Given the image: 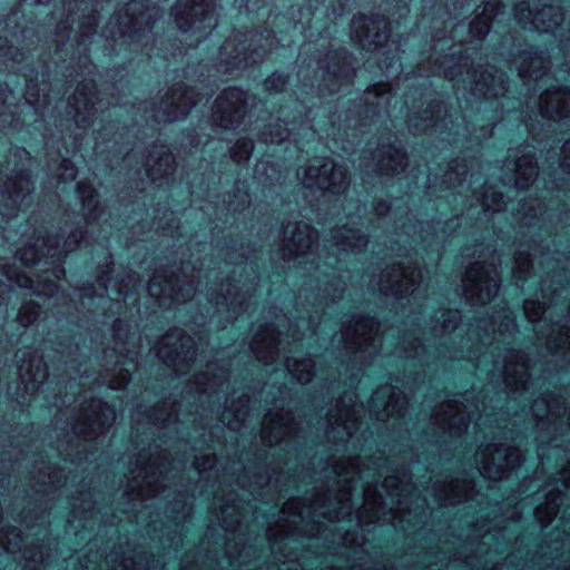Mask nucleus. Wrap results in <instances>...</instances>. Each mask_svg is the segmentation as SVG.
I'll use <instances>...</instances> for the list:
<instances>
[{
  "label": "nucleus",
  "mask_w": 570,
  "mask_h": 570,
  "mask_svg": "<svg viewBox=\"0 0 570 570\" xmlns=\"http://www.w3.org/2000/svg\"><path fill=\"white\" fill-rule=\"evenodd\" d=\"M157 14L156 8H148L140 0H132L110 20L107 37L115 41L121 40V43H127L129 39L131 43L136 37L139 38L140 33L151 28Z\"/></svg>",
  "instance_id": "obj_1"
},
{
  "label": "nucleus",
  "mask_w": 570,
  "mask_h": 570,
  "mask_svg": "<svg viewBox=\"0 0 570 570\" xmlns=\"http://www.w3.org/2000/svg\"><path fill=\"white\" fill-rule=\"evenodd\" d=\"M214 9V0H179L174 7L175 20L184 33L191 32L199 42L216 27Z\"/></svg>",
  "instance_id": "obj_2"
},
{
  "label": "nucleus",
  "mask_w": 570,
  "mask_h": 570,
  "mask_svg": "<svg viewBox=\"0 0 570 570\" xmlns=\"http://www.w3.org/2000/svg\"><path fill=\"white\" fill-rule=\"evenodd\" d=\"M301 179L306 188H317L332 194L344 193L347 187L345 168L327 158L313 160L308 168L303 170Z\"/></svg>",
  "instance_id": "obj_3"
},
{
  "label": "nucleus",
  "mask_w": 570,
  "mask_h": 570,
  "mask_svg": "<svg viewBox=\"0 0 570 570\" xmlns=\"http://www.w3.org/2000/svg\"><path fill=\"white\" fill-rule=\"evenodd\" d=\"M499 283L495 267L490 269L476 262L468 268L463 278L465 298L472 304H487L497 295Z\"/></svg>",
  "instance_id": "obj_4"
},
{
  "label": "nucleus",
  "mask_w": 570,
  "mask_h": 570,
  "mask_svg": "<svg viewBox=\"0 0 570 570\" xmlns=\"http://www.w3.org/2000/svg\"><path fill=\"white\" fill-rule=\"evenodd\" d=\"M479 469L490 480H501L509 470L520 465L521 458L517 450L502 444H489L476 453Z\"/></svg>",
  "instance_id": "obj_5"
},
{
  "label": "nucleus",
  "mask_w": 570,
  "mask_h": 570,
  "mask_svg": "<svg viewBox=\"0 0 570 570\" xmlns=\"http://www.w3.org/2000/svg\"><path fill=\"white\" fill-rule=\"evenodd\" d=\"M247 41V33L239 32L226 40L219 49V67H225V71L244 69L257 61L254 55L262 57V53L267 51L263 45L254 48H252L253 43L246 46ZM250 42H253L252 38Z\"/></svg>",
  "instance_id": "obj_6"
},
{
  "label": "nucleus",
  "mask_w": 570,
  "mask_h": 570,
  "mask_svg": "<svg viewBox=\"0 0 570 570\" xmlns=\"http://www.w3.org/2000/svg\"><path fill=\"white\" fill-rule=\"evenodd\" d=\"M247 96L238 88H229L216 99L213 108L214 121L218 127L234 129L240 125L247 112Z\"/></svg>",
  "instance_id": "obj_7"
},
{
  "label": "nucleus",
  "mask_w": 570,
  "mask_h": 570,
  "mask_svg": "<svg viewBox=\"0 0 570 570\" xmlns=\"http://www.w3.org/2000/svg\"><path fill=\"white\" fill-rule=\"evenodd\" d=\"M515 19L524 29L538 32H553L563 21L560 8L544 4L534 14L529 3L522 2L515 8Z\"/></svg>",
  "instance_id": "obj_8"
},
{
  "label": "nucleus",
  "mask_w": 570,
  "mask_h": 570,
  "mask_svg": "<svg viewBox=\"0 0 570 570\" xmlns=\"http://www.w3.org/2000/svg\"><path fill=\"white\" fill-rule=\"evenodd\" d=\"M83 422L73 426V432L85 440L94 439L104 433L116 419V411L112 406L102 403L100 400H92L88 409H83Z\"/></svg>",
  "instance_id": "obj_9"
},
{
  "label": "nucleus",
  "mask_w": 570,
  "mask_h": 570,
  "mask_svg": "<svg viewBox=\"0 0 570 570\" xmlns=\"http://www.w3.org/2000/svg\"><path fill=\"white\" fill-rule=\"evenodd\" d=\"M387 24L384 19L367 18L365 16H355L351 23L352 37L364 49H379L389 40Z\"/></svg>",
  "instance_id": "obj_10"
},
{
  "label": "nucleus",
  "mask_w": 570,
  "mask_h": 570,
  "mask_svg": "<svg viewBox=\"0 0 570 570\" xmlns=\"http://www.w3.org/2000/svg\"><path fill=\"white\" fill-rule=\"evenodd\" d=\"M421 272L414 266L394 265L381 276V289L384 294L404 296L416 289Z\"/></svg>",
  "instance_id": "obj_11"
},
{
  "label": "nucleus",
  "mask_w": 570,
  "mask_h": 570,
  "mask_svg": "<svg viewBox=\"0 0 570 570\" xmlns=\"http://www.w3.org/2000/svg\"><path fill=\"white\" fill-rule=\"evenodd\" d=\"M379 330L380 324L374 318L360 316L353 318V326L345 327L342 335L348 348L376 351V343H381Z\"/></svg>",
  "instance_id": "obj_12"
},
{
  "label": "nucleus",
  "mask_w": 570,
  "mask_h": 570,
  "mask_svg": "<svg viewBox=\"0 0 570 570\" xmlns=\"http://www.w3.org/2000/svg\"><path fill=\"white\" fill-rule=\"evenodd\" d=\"M194 89L175 88L163 99L156 118L164 121H177L184 118L193 106H196L202 99H195Z\"/></svg>",
  "instance_id": "obj_13"
},
{
  "label": "nucleus",
  "mask_w": 570,
  "mask_h": 570,
  "mask_svg": "<svg viewBox=\"0 0 570 570\" xmlns=\"http://www.w3.org/2000/svg\"><path fill=\"white\" fill-rule=\"evenodd\" d=\"M193 347V340L176 328L161 338L158 356L167 365H175L180 358L186 360L194 355Z\"/></svg>",
  "instance_id": "obj_14"
},
{
  "label": "nucleus",
  "mask_w": 570,
  "mask_h": 570,
  "mask_svg": "<svg viewBox=\"0 0 570 570\" xmlns=\"http://www.w3.org/2000/svg\"><path fill=\"white\" fill-rule=\"evenodd\" d=\"M289 227V225L285 227V234L291 233V238L285 245L284 256L287 259H298L312 254L318 238L317 232L305 223H298L291 230Z\"/></svg>",
  "instance_id": "obj_15"
},
{
  "label": "nucleus",
  "mask_w": 570,
  "mask_h": 570,
  "mask_svg": "<svg viewBox=\"0 0 570 570\" xmlns=\"http://www.w3.org/2000/svg\"><path fill=\"white\" fill-rule=\"evenodd\" d=\"M539 109L542 117L559 120L570 117V90L548 89L540 96Z\"/></svg>",
  "instance_id": "obj_16"
},
{
  "label": "nucleus",
  "mask_w": 570,
  "mask_h": 570,
  "mask_svg": "<svg viewBox=\"0 0 570 570\" xmlns=\"http://www.w3.org/2000/svg\"><path fill=\"white\" fill-rule=\"evenodd\" d=\"M97 91L92 81L80 83L75 95L69 99V106L75 112V119L79 127H85L90 116L96 111Z\"/></svg>",
  "instance_id": "obj_17"
},
{
  "label": "nucleus",
  "mask_w": 570,
  "mask_h": 570,
  "mask_svg": "<svg viewBox=\"0 0 570 570\" xmlns=\"http://www.w3.org/2000/svg\"><path fill=\"white\" fill-rule=\"evenodd\" d=\"M281 333L273 326H266L262 333L255 335L250 343V350L258 361L273 364L279 358Z\"/></svg>",
  "instance_id": "obj_18"
},
{
  "label": "nucleus",
  "mask_w": 570,
  "mask_h": 570,
  "mask_svg": "<svg viewBox=\"0 0 570 570\" xmlns=\"http://www.w3.org/2000/svg\"><path fill=\"white\" fill-rule=\"evenodd\" d=\"M471 82L474 83V87L471 88L474 94L485 98H497L504 95L507 90L503 73L497 70L494 72L485 70L481 72L478 79L474 72L471 76Z\"/></svg>",
  "instance_id": "obj_19"
},
{
  "label": "nucleus",
  "mask_w": 570,
  "mask_h": 570,
  "mask_svg": "<svg viewBox=\"0 0 570 570\" xmlns=\"http://www.w3.org/2000/svg\"><path fill=\"white\" fill-rule=\"evenodd\" d=\"M519 76L527 82L540 81L548 76L549 62L542 52H529L520 56Z\"/></svg>",
  "instance_id": "obj_20"
},
{
  "label": "nucleus",
  "mask_w": 570,
  "mask_h": 570,
  "mask_svg": "<svg viewBox=\"0 0 570 570\" xmlns=\"http://www.w3.org/2000/svg\"><path fill=\"white\" fill-rule=\"evenodd\" d=\"M148 293L155 297L160 306H166L169 303L185 302L186 298L180 291L176 289L171 279H167L160 274H155L148 284Z\"/></svg>",
  "instance_id": "obj_21"
},
{
  "label": "nucleus",
  "mask_w": 570,
  "mask_h": 570,
  "mask_svg": "<svg viewBox=\"0 0 570 570\" xmlns=\"http://www.w3.org/2000/svg\"><path fill=\"white\" fill-rule=\"evenodd\" d=\"M511 358H513L515 362H512V360H509L504 365V382L505 385L511 391H519L521 389H524L529 374L528 368L524 363L523 355L520 353H513L511 355Z\"/></svg>",
  "instance_id": "obj_22"
},
{
  "label": "nucleus",
  "mask_w": 570,
  "mask_h": 570,
  "mask_svg": "<svg viewBox=\"0 0 570 570\" xmlns=\"http://www.w3.org/2000/svg\"><path fill=\"white\" fill-rule=\"evenodd\" d=\"M333 240L337 250L346 254L358 252L367 244L366 236L360 229L351 228L347 225L334 233Z\"/></svg>",
  "instance_id": "obj_23"
},
{
  "label": "nucleus",
  "mask_w": 570,
  "mask_h": 570,
  "mask_svg": "<svg viewBox=\"0 0 570 570\" xmlns=\"http://www.w3.org/2000/svg\"><path fill=\"white\" fill-rule=\"evenodd\" d=\"M19 372L26 391L36 390L48 376L46 364L37 355L30 357L28 366L21 364Z\"/></svg>",
  "instance_id": "obj_24"
},
{
  "label": "nucleus",
  "mask_w": 570,
  "mask_h": 570,
  "mask_svg": "<svg viewBox=\"0 0 570 570\" xmlns=\"http://www.w3.org/2000/svg\"><path fill=\"white\" fill-rule=\"evenodd\" d=\"M326 60H328V63H332V66L327 65V71L325 76L326 81L334 82V85L337 83L340 86L343 81L350 82L353 71L350 68L345 53H327Z\"/></svg>",
  "instance_id": "obj_25"
},
{
  "label": "nucleus",
  "mask_w": 570,
  "mask_h": 570,
  "mask_svg": "<svg viewBox=\"0 0 570 570\" xmlns=\"http://www.w3.org/2000/svg\"><path fill=\"white\" fill-rule=\"evenodd\" d=\"M386 157H383L379 160L377 169L383 175H394L402 171L407 161L405 154L396 146H389V148L385 150H381L380 155H385Z\"/></svg>",
  "instance_id": "obj_26"
},
{
  "label": "nucleus",
  "mask_w": 570,
  "mask_h": 570,
  "mask_svg": "<svg viewBox=\"0 0 570 570\" xmlns=\"http://www.w3.org/2000/svg\"><path fill=\"white\" fill-rule=\"evenodd\" d=\"M77 191L81 199L88 224L98 222L100 216L104 214V210L98 208L96 189L90 184L82 181L78 184Z\"/></svg>",
  "instance_id": "obj_27"
},
{
  "label": "nucleus",
  "mask_w": 570,
  "mask_h": 570,
  "mask_svg": "<svg viewBox=\"0 0 570 570\" xmlns=\"http://www.w3.org/2000/svg\"><path fill=\"white\" fill-rule=\"evenodd\" d=\"M538 176V169L534 157L531 155L522 156L515 163V188L525 189Z\"/></svg>",
  "instance_id": "obj_28"
},
{
  "label": "nucleus",
  "mask_w": 570,
  "mask_h": 570,
  "mask_svg": "<svg viewBox=\"0 0 570 570\" xmlns=\"http://www.w3.org/2000/svg\"><path fill=\"white\" fill-rule=\"evenodd\" d=\"M391 87L373 86L364 94L365 112L375 115L379 114L382 108H386L391 100Z\"/></svg>",
  "instance_id": "obj_29"
},
{
  "label": "nucleus",
  "mask_w": 570,
  "mask_h": 570,
  "mask_svg": "<svg viewBox=\"0 0 570 570\" xmlns=\"http://www.w3.org/2000/svg\"><path fill=\"white\" fill-rule=\"evenodd\" d=\"M469 421L470 420L462 414H452V405L450 404H446L442 413H438L436 415V423L440 424L443 430L449 431L451 435H459L461 432L465 431Z\"/></svg>",
  "instance_id": "obj_30"
},
{
  "label": "nucleus",
  "mask_w": 570,
  "mask_h": 570,
  "mask_svg": "<svg viewBox=\"0 0 570 570\" xmlns=\"http://www.w3.org/2000/svg\"><path fill=\"white\" fill-rule=\"evenodd\" d=\"M286 368L292 377L299 383H307L314 376V362L309 358L302 361L289 358L286 362Z\"/></svg>",
  "instance_id": "obj_31"
},
{
  "label": "nucleus",
  "mask_w": 570,
  "mask_h": 570,
  "mask_svg": "<svg viewBox=\"0 0 570 570\" xmlns=\"http://www.w3.org/2000/svg\"><path fill=\"white\" fill-rule=\"evenodd\" d=\"M493 2H497V0H493ZM482 13L484 17H476L470 24L471 35L478 39H482L489 33V20L492 16L498 14V12H494V9L492 8V0H488Z\"/></svg>",
  "instance_id": "obj_32"
},
{
  "label": "nucleus",
  "mask_w": 570,
  "mask_h": 570,
  "mask_svg": "<svg viewBox=\"0 0 570 570\" xmlns=\"http://www.w3.org/2000/svg\"><path fill=\"white\" fill-rule=\"evenodd\" d=\"M174 157L169 153H163L158 160L147 168V176L156 181L163 177L173 174Z\"/></svg>",
  "instance_id": "obj_33"
},
{
  "label": "nucleus",
  "mask_w": 570,
  "mask_h": 570,
  "mask_svg": "<svg viewBox=\"0 0 570 570\" xmlns=\"http://www.w3.org/2000/svg\"><path fill=\"white\" fill-rule=\"evenodd\" d=\"M473 197L481 204L484 212H500L505 208V203L501 194L497 191L487 190L484 193L473 191Z\"/></svg>",
  "instance_id": "obj_34"
},
{
  "label": "nucleus",
  "mask_w": 570,
  "mask_h": 570,
  "mask_svg": "<svg viewBox=\"0 0 570 570\" xmlns=\"http://www.w3.org/2000/svg\"><path fill=\"white\" fill-rule=\"evenodd\" d=\"M263 439H266L269 444L279 443L287 434V429L282 422H274L272 417L266 416L262 430Z\"/></svg>",
  "instance_id": "obj_35"
},
{
  "label": "nucleus",
  "mask_w": 570,
  "mask_h": 570,
  "mask_svg": "<svg viewBox=\"0 0 570 570\" xmlns=\"http://www.w3.org/2000/svg\"><path fill=\"white\" fill-rule=\"evenodd\" d=\"M0 272L9 282L17 284L19 287L32 288L33 281L30 276L22 273L13 265L0 264Z\"/></svg>",
  "instance_id": "obj_36"
},
{
  "label": "nucleus",
  "mask_w": 570,
  "mask_h": 570,
  "mask_svg": "<svg viewBox=\"0 0 570 570\" xmlns=\"http://www.w3.org/2000/svg\"><path fill=\"white\" fill-rule=\"evenodd\" d=\"M389 394L387 401L383 402V416H391L394 413L401 414V410H396V404L394 403V395L395 392L392 390V387L385 386L382 389H379L374 392L372 396V404L373 406H376V403L384 396Z\"/></svg>",
  "instance_id": "obj_37"
},
{
  "label": "nucleus",
  "mask_w": 570,
  "mask_h": 570,
  "mask_svg": "<svg viewBox=\"0 0 570 570\" xmlns=\"http://www.w3.org/2000/svg\"><path fill=\"white\" fill-rule=\"evenodd\" d=\"M22 541L21 533L16 528L0 530V546L9 553H14Z\"/></svg>",
  "instance_id": "obj_38"
},
{
  "label": "nucleus",
  "mask_w": 570,
  "mask_h": 570,
  "mask_svg": "<svg viewBox=\"0 0 570 570\" xmlns=\"http://www.w3.org/2000/svg\"><path fill=\"white\" fill-rule=\"evenodd\" d=\"M226 292L228 295L219 294L215 297H212L210 299H213L217 306L226 305L233 311V313H236L238 309L242 308V306L244 304V299L243 298L240 299L238 294L232 295L230 284H227Z\"/></svg>",
  "instance_id": "obj_39"
},
{
  "label": "nucleus",
  "mask_w": 570,
  "mask_h": 570,
  "mask_svg": "<svg viewBox=\"0 0 570 570\" xmlns=\"http://www.w3.org/2000/svg\"><path fill=\"white\" fill-rule=\"evenodd\" d=\"M289 137V130L286 127H283L281 122H276L275 125H268V131L263 132V139L265 142H282Z\"/></svg>",
  "instance_id": "obj_40"
},
{
  "label": "nucleus",
  "mask_w": 570,
  "mask_h": 570,
  "mask_svg": "<svg viewBox=\"0 0 570 570\" xmlns=\"http://www.w3.org/2000/svg\"><path fill=\"white\" fill-rule=\"evenodd\" d=\"M39 313V306L32 302H29L20 308L18 321L21 325L28 326L38 318Z\"/></svg>",
  "instance_id": "obj_41"
},
{
  "label": "nucleus",
  "mask_w": 570,
  "mask_h": 570,
  "mask_svg": "<svg viewBox=\"0 0 570 570\" xmlns=\"http://www.w3.org/2000/svg\"><path fill=\"white\" fill-rule=\"evenodd\" d=\"M253 141L249 139H243L236 142L232 149V157L236 163L247 160L253 151Z\"/></svg>",
  "instance_id": "obj_42"
},
{
  "label": "nucleus",
  "mask_w": 570,
  "mask_h": 570,
  "mask_svg": "<svg viewBox=\"0 0 570 570\" xmlns=\"http://www.w3.org/2000/svg\"><path fill=\"white\" fill-rule=\"evenodd\" d=\"M524 314L532 323L539 322L546 313L544 306L537 301H525L523 305Z\"/></svg>",
  "instance_id": "obj_43"
},
{
  "label": "nucleus",
  "mask_w": 570,
  "mask_h": 570,
  "mask_svg": "<svg viewBox=\"0 0 570 570\" xmlns=\"http://www.w3.org/2000/svg\"><path fill=\"white\" fill-rule=\"evenodd\" d=\"M16 258L26 266L40 263V255L35 246L18 249Z\"/></svg>",
  "instance_id": "obj_44"
},
{
  "label": "nucleus",
  "mask_w": 570,
  "mask_h": 570,
  "mask_svg": "<svg viewBox=\"0 0 570 570\" xmlns=\"http://www.w3.org/2000/svg\"><path fill=\"white\" fill-rule=\"evenodd\" d=\"M531 268V261L529 258V255L523 256L519 255V257L515 259V269H514V276L517 279H525L529 275Z\"/></svg>",
  "instance_id": "obj_45"
},
{
  "label": "nucleus",
  "mask_w": 570,
  "mask_h": 570,
  "mask_svg": "<svg viewBox=\"0 0 570 570\" xmlns=\"http://www.w3.org/2000/svg\"><path fill=\"white\" fill-rule=\"evenodd\" d=\"M286 85V78L282 73H273L269 76L265 82V89L269 92H277L284 89Z\"/></svg>",
  "instance_id": "obj_46"
},
{
  "label": "nucleus",
  "mask_w": 570,
  "mask_h": 570,
  "mask_svg": "<svg viewBox=\"0 0 570 570\" xmlns=\"http://www.w3.org/2000/svg\"><path fill=\"white\" fill-rule=\"evenodd\" d=\"M77 169L75 165L68 160L63 159L59 167L58 177L62 181L73 180L76 178Z\"/></svg>",
  "instance_id": "obj_47"
},
{
  "label": "nucleus",
  "mask_w": 570,
  "mask_h": 570,
  "mask_svg": "<svg viewBox=\"0 0 570 570\" xmlns=\"http://www.w3.org/2000/svg\"><path fill=\"white\" fill-rule=\"evenodd\" d=\"M442 317H443V323H442V328L444 332L449 331V330H452L456 326V321H458V317H459V312L458 311H448L446 313H443L442 314Z\"/></svg>",
  "instance_id": "obj_48"
},
{
  "label": "nucleus",
  "mask_w": 570,
  "mask_h": 570,
  "mask_svg": "<svg viewBox=\"0 0 570 570\" xmlns=\"http://www.w3.org/2000/svg\"><path fill=\"white\" fill-rule=\"evenodd\" d=\"M85 240V236H83V233L80 230V232H76V233H72L71 235H69L68 239L65 242V247H66V253L68 252H71L75 249V245L76 244H79L81 242Z\"/></svg>",
  "instance_id": "obj_49"
},
{
  "label": "nucleus",
  "mask_w": 570,
  "mask_h": 570,
  "mask_svg": "<svg viewBox=\"0 0 570 570\" xmlns=\"http://www.w3.org/2000/svg\"><path fill=\"white\" fill-rule=\"evenodd\" d=\"M563 159L561 161V167L570 174V140L563 145Z\"/></svg>",
  "instance_id": "obj_50"
},
{
  "label": "nucleus",
  "mask_w": 570,
  "mask_h": 570,
  "mask_svg": "<svg viewBox=\"0 0 570 570\" xmlns=\"http://www.w3.org/2000/svg\"><path fill=\"white\" fill-rule=\"evenodd\" d=\"M468 171L464 169L463 171H453V170H450L445 174V177L449 181H452L453 179V176L455 175V178L458 179L459 184L461 185V183L465 179V176H466Z\"/></svg>",
  "instance_id": "obj_51"
},
{
  "label": "nucleus",
  "mask_w": 570,
  "mask_h": 570,
  "mask_svg": "<svg viewBox=\"0 0 570 570\" xmlns=\"http://www.w3.org/2000/svg\"><path fill=\"white\" fill-rule=\"evenodd\" d=\"M22 183H23V181H22V178H21V179L17 183V184L19 185V186H18V188H17V189H14V191L12 193V195H10V197H9V199H10L12 203H14V204L18 202V199H20V198H21V202H23V199L26 198V195H23L22 197H21V195H20V191H21V190H24V188H22V187H21Z\"/></svg>",
  "instance_id": "obj_52"
},
{
  "label": "nucleus",
  "mask_w": 570,
  "mask_h": 570,
  "mask_svg": "<svg viewBox=\"0 0 570 570\" xmlns=\"http://www.w3.org/2000/svg\"><path fill=\"white\" fill-rule=\"evenodd\" d=\"M347 414H344V415H340L336 420H335V424L338 425V426H343V429L346 431L347 434H352L351 432V426L348 425V421H347Z\"/></svg>",
  "instance_id": "obj_53"
},
{
  "label": "nucleus",
  "mask_w": 570,
  "mask_h": 570,
  "mask_svg": "<svg viewBox=\"0 0 570 570\" xmlns=\"http://www.w3.org/2000/svg\"><path fill=\"white\" fill-rule=\"evenodd\" d=\"M196 390L199 393H212L213 392V386L209 385L207 382L199 381V382H197Z\"/></svg>",
  "instance_id": "obj_54"
},
{
  "label": "nucleus",
  "mask_w": 570,
  "mask_h": 570,
  "mask_svg": "<svg viewBox=\"0 0 570 570\" xmlns=\"http://www.w3.org/2000/svg\"><path fill=\"white\" fill-rule=\"evenodd\" d=\"M501 326H503V323L500 324V327ZM504 327H505V331H510L515 327L514 318L511 317L510 315L504 316Z\"/></svg>",
  "instance_id": "obj_55"
},
{
  "label": "nucleus",
  "mask_w": 570,
  "mask_h": 570,
  "mask_svg": "<svg viewBox=\"0 0 570 570\" xmlns=\"http://www.w3.org/2000/svg\"><path fill=\"white\" fill-rule=\"evenodd\" d=\"M336 473L340 475V476H343L345 481H352L354 479V475H350L352 474L353 472H350V471H345V469L343 468H338L336 469Z\"/></svg>",
  "instance_id": "obj_56"
},
{
  "label": "nucleus",
  "mask_w": 570,
  "mask_h": 570,
  "mask_svg": "<svg viewBox=\"0 0 570 570\" xmlns=\"http://www.w3.org/2000/svg\"><path fill=\"white\" fill-rule=\"evenodd\" d=\"M55 288H56V285L49 284L48 286H46L41 291H39V294H43L46 296H52Z\"/></svg>",
  "instance_id": "obj_57"
},
{
  "label": "nucleus",
  "mask_w": 570,
  "mask_h": 570,
  "mask_svg": "<svg viewBox=\"0 0 570 570\" xmlns=\"http://www.w3.org/2000/svg\"><path fill=\"white\" fill-rule=\"evenodd\" d=\"M196 465H197L198 470H207V469H210L213 466V460L212 459H207L206 463L197 461Z\"/></svg>",
  "instance_id": "obj_58"
},
{
  "label": "nucleus",
  "mask_w": 570,
  "mask_h": 570,
  "mask_svg": "<svg viewBox=\"0 0 570 570\" xmlns=\"http://www.w3.org/2000/svg\"><path fill=\"white\" fill-rule=\"evenodd\" d=\"M399 59L393 57L391 58L390 62L385 65L386 71L390 72V69L395 67V71L399 69Z\"/></svg>",
  "instance_id": "obj_59"
},
{
  "label": "nucleus",
  "mask_w": 570,
  "mask_h": 570,
  "mask_svg": "<svg viewBox=\"0 0 570 570\" xmlns=\"http://www.w3.org/2000/svg\"><path fill=\"white\" fill-rule=\"evenodd\" d=\"M26 100L29 105H35L36 101H37V98L36 96L31 92V89L28 88L27 92H26Z\"/></svg>",
  "instance_id": "obj_60"
},
{
  "label": "nucleus",
  "mask_w": 570,
  "mask_h": 570,
  "mask_svg": "<svg viewBox=\"0 0 570 570\" xmlns=\"http://www.w3.org/2000/svg\"><path fill=\"white\" fill-rule=\"evenodd\" d=\"M462 499H465V497H462V495H459V494H454L453 497L446 494V495H444L442 498V500L450 501V503H453L455 501H461Z\"/></svg>",
  "instance_id": "obj_61"
},
{
  "label": "nucleus",
  "mask_w": 570,
  "mask_h": 570,
  "mask_svg": "<svg viewBox=\"0 0 570 570\" xmlns=\"http://www.w3.org/2000/svg\"><path fill=\"white\" fill-rule=\"evenodd\" d=\"M47 255H48V256H50L51 258H53V257H56V256H58V258H60L61 253H59V252L57 250V248H52V245H51V244H49V245H48Z\"/></svg>",
  "instance_id": "obj_62"
},
{
  "label": "nucleus",
  "mask_w": 570,
  "mask_h": 570,
  "mask_svg": "<svg viewBox=\"0 0 570 570\" xmlns=\"http://www.w3.org/2000/svg\"><path fill=\"white\" fill-rule=\"evenodd\" d=\"M387 209L389 205L386 203H380L375 208L377 215H383Z\"/></svg>",
  "instance_id": "obj_63"
},
{
  "label": "nucleus",
  "mask_w": 570,
  "mask_h": 570,
  "mask_svg": "<svg viewBox=\"0 0 570 570\" xmlns=\"http://www.w3.org/2000/svg\"><path fill=\"white\" fill-rule=\"evenodd\" d=\"M385 487H396V479L395 478H386L384 481Z\"/></svg>",
  "instance_id": "obj_64"
}]
</instances>
